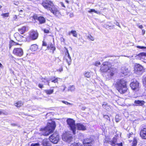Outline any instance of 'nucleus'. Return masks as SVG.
Masks as SVG:
<instances>
[{"mask_svg": "<svg viewBox=\"0 0 146 146\" xmlns=\"http://www.w3.org/2000/svg\"><path fill=\"white\" fill-rule=\"evenodd\" d=\"M62 102L63 103L65 104H66L68 105H71L72 104L68 102H67L66 101H62Z\"/></svg>", "mask_w": 146, "mask_h": 146, "instance_id": "nucleus-41", "label": "nucleus"}, {"mask_svg": "<svg viewBox=\"0 0 146 146\" xmlns=\"http://www.w3.org/2000/svg\"><path fill=\"white\" fill-rule=\"evenodd\" d=\"M70 34H71V33H70V32H69L68 33V35H70Z\"/></svg>", "mask_w": 146, "mask_h": 146, "instance_id": "nucleus-63", "label": "nucleus"}, {"mask_svg": "<svg viewBox=\"0 0 146 146\" xmlns=\"http://www.w3.org/2000/svg\"><path fill=\"white\" fill-rule=\"evenodd\" d=\"M67 124L69 126V127L74 134L76 133V127L78 130H81L82 131L85 130L86 128V126L83 124L78 123L75 124V121L73 119L68 118L66 120Z\"/></svg>", "mask_w": 146, "mask_h": 146, "instance_id": "nucleus-2", "label": "nucleus"}, {"mask_svg": "<svg viewBox=\"0 0 146 146\" xmlns=\"http://www.w3.org/2000/svg\"><path fill=\"white\" fill-rule=\"evenodd\" d=\"M38 143H32L31 144V146H36V145H38Z\"/></svg>", "mask_w": 146, "mask_h": 146, "instance_id": "nucleus-52", "label": "nucleus"}, {"mask_svg": "<svg viewBox=\"0 0 146 146\" xmlns=\"http://www.w3.org/2000/svg\"><path fill=\"white\" fill-rule=\"evenodd\" d=\"M42 6L47 10L49 11L56 17H58L60 14L58 7L54 5L52 2L49 0H44L42 4Z\"/></svg>", "mask_w": 146, "mask_h": 146, "instance_id": "nucleus-1", "label": "nucleus"}, {"mask_svg": "<svg viewBox=\"0 0 146 146\" xmlns=\"http://www.w3.org/2000/svg\"><path fill=\"white\" fill-rule=\"evenodd\" d=\"M37 19L40 24L44 23H45L46 20L45 18L42 16L39 17H38Z\"/></svg>", "mask_w": 146, "mask_h": 146, "instance_id": "nucleus-21", "label": "nucleus"}, {"mask_svg": "<svg viewBox=\"0 0 146 146\" xmlns=\"http://www.w3.org/2000/svg\"><path fill=\"white\" fill-rule=\"evenodd\" d=\"M137 140L135 138H134L132 143V146H136L137 145Z\"/></svg>", "mask_w": 146, "mask_h": 146, "instance_id": "nucleus-37", "label": "nucleus"}, {"mask_svg": "<svg viewBox=\"0 0 146 146\" xmlns=\"http://www.w3.org/2000/svg\"><path fill=\"white\" fill-rule=\"evenodd\" d=\"M38 36V33L36 31H32L29 32V35L27 37V41L36 39Z\"/></svg>", "mask_w": 146, "mask_h": 146, "instance_id": "nucleus-6", "label": "nucleus"}, {"mask_svg": "<svg viewBox=\"0 0 146 146\" xmlns=\"http://www.w3.org/2000/svg\"><path fill=\"white\" fill-rule=\"evenodd\" d=\"M66 50V52L64 57V59L68 63V65L70 64L71 62V57L69 54L68 51L66 48H65Z\"/></svg>", "mask_w": 146, "mask_h": 146, "instance_id": "nucleus-12", "label": "nucleus"}, {"mask_svg": "<svg viewBox=\"0 0 146 146\" xmlns=\"http://www.w3.org/2000/svg\"><path fill=\"white\" fill-rule=\"evenodd\" d=\"M137 47L139 48L140 49H144L145 48H146L145 47L143 46H137Z\"/></svg>", "mask_w": 146, "mask_h": 146, "instance_id": "nucleus-48", "label": "nucleus"}, {"mask_svg": "<svg viewBox=\"0 0 146 146\" xmlns=\"http://www.w3.org/2000/svg\"><path fill=\"white\" fill-rule=\"evenodd\" d=\"M84 75L85 77L88 78H89L91 76V74L89 72H85L84 73Z\"/></svg>", "mask_w": 146, "mask_h": 146, "instance_id": "nucleus-34", "label": "nucleus"}, {"mask_svg": "<svg viewBox=\"0 0 146 146\" xmlns=\"http://www.w3.org/2000/svg\"><path fill=\"white\" fill-rule=\"evenodd\" d=\"M42 145V146H50V142L48 139H44L43 140Z\"/></svg>", "mask_w": 146, "mask_h": 146, "instance_id": "nucleus-20", "label": "nucleus"}, {"mask_svg": "<svg viewBox=\"0 0 146 146\" xmlns=\"http://www.w3.org/2000/svg\"><path fill=\"white\" fill-rule=\"evenodd\" d=\"M92 142V140L89 138H86L84 139L83 141V143L84 145L88 144L89 143Z\"/></svg>", "mask_w": 146, "mask_h": 146, "instance_id": "nucleus-25", "label": "nucleus"}, {"mask_svg": "<svg viewBox=\"0 0 146 146\" xmlns=\"http://www.w3.org/2000/svg\"><path fill=\"white\" fill-rule=\"evenodd\" d=\"M104 117L106 119L109 120L110 121V117H109V116L107 115H105L104 116Z\"/></svg>", "mask_w": 146, "mask_h": 146, "instance_id": "nucleus-46", "label": "nucleus"}, {"mask_svg": "<svg viewBox=\"0 0 146 146\" xmlns=\"http://www.w3.org/2000/svg\"><path fill=\"white\" fill-rule=\"evenodd\" d=\"M57 71H59L60 72H61L63 70V68H62L61 67L59 69L57 70Z\"/></svg>", "mask_w": 146, "mask_h": 146, "instance_id": "nucleus-54", "label": "nucleus"}, {"mask_svg": "<svg viewBox=\"0 0 146 146\" xmlns=\"http://www.w3.org/2000/svg\"><path fill=\"white\" fill-rule=\"evenodd\" d=\"M41 80H42V82H43L44 83H46V82L48 84V85L49 86L50 85V82H49V80H47L44 78H41Z\"/></svg>", "mask_w": 146, "mask_h": 146, "instance_id": "nucleus-35", "label": "nucleus"}, {"mask_svg": "<svg viewBox=\"0 0 146 146\" xmlns=\"http://www.w3.org/2000/svg\"><path fill=\"white\" fill-rule=\"evenodd\" d=\"M102 107L104 109H106L107 111H109L111 109L110 106L108 105V104L106 102L103 103L102 105Z\"/></svg>", "mask_w": 146, "mask_h": 146, "instance_id": "nucleus-22", "label": "nucleus"}, {"mask_svg": "<svg viewBox=\"0 0 146 146\" xmlns=\"http://www.w3.org/2000/svg\"><path fill=\"white\" fill-rule=\"evenodd\" d=\"M2 66V65L1 63H0V67H1Z\"/></svg>", "mask_w": 146, "mask_h": 146, "instance_id": "nucleus-61", "label": "nucleus"}, {"mask_svg": "<svg viewBox=\"0 0 146 146\" xmlns=\"http://www.w3.org/2000/svg\"><path fill=\"white\" fill-rule=\"evenodd\" d=\"M7 113L6 112L5 110H0V115H7Z\"/></svg>", "mask_w": 146, "mask_h": 146, "instance_id": "nucleus-36", "label": "nucleus"}, {"mask_svg": "<svg viewBox=\"0 0 146 146\" xmlns=\"http://www.w3.org/2000/svg\"><path fill=\"white\" fill-rule=\"evenodd\" d=\"M88 12L90 13H91L92 12H94L98 14H100V11H96L94 9H90L88 11Z\"/></svg>", "mask_w": 146, "mask_h": 146, "instance_id": "nucleus-30", "label": "nucleus"}, {"mask_svg": "<svg viewBox=\"0 0 146 146\" xmlns=\"http://www.w3.org/2000/svg\"><path fill=\"white\" fill-rule=\"evenodd\" d=\"M23 11V10H20L19 11V12L22 13Z\"/></svg>", "mask_w": 146, "mask_h": 146, "instance_id": "nucleus-60", "label": "nucleus"}, {"mask_svg": "<svg viewBox=\"0 0 146 146\" xmlns=\"http://www.w3.org/2000/svg\"><path fill=\"white\" fill-rule=\"evenodd\" d=\"M73 13L70 14V16L71 17H72L73 16Z\"/></svg>", "mask_w": 146, "mask_h": 146, "instance_id": "nucleus-59", "label": "nucleus"}, {"mask_svg": "<svg viewBox=\"0 0 146 146\" xmlns=\"http://www.w3.org/2000/svg\"><path fill=\"white\" fill-rule=\"evenodd\" d=\"M70 33L72 34L74 36L77 37L78 35L76 31L72 30L70 31Z\"/></svg>", "mask_w": 146, "mask_h": 146, "instance_id": "nucleus-33", "label": "nucleus"}, {"mask_svg": "<svg viewBox=\"0 0 146 146\" xmlns=\"http://www.w3.org/2000/svg\"><path fill=\"white\" fill-rule=\"evenodd\" d=\"M134 103L135 104V106H142L145 103L143 100H135Z\"/></svg>", "mask_w": 146, "mask_h": 146, "instance_id": "nucleus-18", "label": "nucleus"}, {"mask_svg": "<svg viewBox=\"0 0 146 146\" xmlns=\"http://www.w3.org/2000/svg\"><path fill=\"white\" fill-rule=\"evenodd\" d=\"M100 64L101 63L100 62L97 61L96 62L95 65L96 66H98L99 65H100Z\"/></svg>", "mask_w": 146, "mask_h": 146, "instance_id": "nucleus-45", "label": "nucleus"}, {"mask_svg": "<svg viewBox=\"0 0 146 146\" xmlns=\"http://www.w3.org/2000/svg\"><path fill=\"white\" fill-rule=\"evenodd\" d=\"M115 24L116 25L120 27H121L120 25L118 22H116L115 23Z\"/></svg>", "mask_w": 146, "mask_h": 146, "instance_id": "nucleus-56", "label": "nucleus"}, {"mask_svg": "<svg viewBox=\"0 0 146 146\" xmlns=\"http://www.w3.org/2000/svg\"><path fill=\"white\" fill-rule=\"evenodd\" d=\"M70 146H83L82 145L78 143H74V144H72Z\"/></svg>", "mask_w": 146, "mask_h": 146, "instance_id": "nucleus-38", "label": "nucleus"}, {"mask_svg": "<svg viewBox=\"0 0 146 146\" xmlns=\"http://www.w3.org/2000/svg\"><path fill=\"white\" fill-rule=\"evenodd\" d=\"M143 69V67L139 64H137L135 65L134 69L135 72H137V73H138L139 72H141Z\"/></svg>", "mask_w": 146, "mask_h": 146, "instance_id": "nucleus-15", "label": "nucleus"}, {"mask_svg": "<svg viewBox=\"0 0 146 146\" xmlns=\"http://www.w3.org/2000/svg\"><path fill=\"white\" fill-rule=\"evenodd\" d=\"M50 49L51 50H52V53H53L54 52V51L56 49V48L54 45L52 44V43H49L48 46L47 47L46 49Z\"/></svg>", "mask_w": 146, "mask_h": 146, "instance_id": "nucleus-19", "label": "nucleus"}, {"mask_svg": "<svg viewBox=\"0 0 146 146\" xmlns=\"http://www.w3.org/2000/svg\"><path fill=\"white\" fill-rule=\"evenodd\" d=\"M140 58V60L144 62H146V53L142 52L140 53L138 55Z\"/></svg>", "mask_w": 146, "mask_h": 146, "instance_id": "nucleus-16", "label": "nucleus"}, {"mask_svg": "<svg viewBox=\"0 0 146 146\" xmlns=\"http://www.w3.org/2000/svg\"><path fill=\"white\" fill-rule=\"evenodd\" d=\"M2 16L4 17H7L9 16V13H5L3 14Z\"/></svg>", "mask_w": 146, "mask_h": 146, "instance_id": "nucleus-42", "label": "nucleus"}, {"mask_svg": "<svg viewBox=\"0 0 146 146\" xmlns=\"http://www.w3.org/2000/svg\"><path fill=\"white\" fill-rule=\"evenodd\" d=\"M62 138L63 140L69 143L72 140V137L71 134L67 132L63 135Z\"/></svg>", "mask_w": 146, "mask_h": 146, "instance_id": "nucleus-9", "label": "nucleus"}, {"mask_svg": "<svg viewBox=\"0 0 146 146\" xmlns=\"http://www.w3.org/2000/svg\"><path fill=\"white\" fill-rule=\"evenodd\" d=\"M26 31V27H23L18 29V31L19 33L21 34H23Z\"/></svg>", "mask_w": 146, "mask_h": 146, "instance_id": "nucleus-26", "label": "nucleus"}, {"mask_svg": "<svg viewBox=\"0 0 146 146\" xmlns=\"http://www.w3.org/2000/svg\"><path fill=\"white\" fill-rule=\"evenodd\" d=\"M106 29H113V27L109 25H106Z\"/></svg>", "mask_w": 146, "mask_h": 146, "instance_id": "nucleus-43", "label": "nucleus"}, {"mask_svg": "<svg viewBox=\"0 0 146 146\" xmlns=\"http://www.w3.org/2000/svg\"><path fill=\"white\" fill-rule=\"evenodd\" d=\"M75 88L74 85L70 86L68 88V90L71 92H73L74 91Z\"/></svg>", "mask_w": 146, "mask_h": 146, "instance_id": "nucleus-31", "label": "nucleus"}, {"mask_svg": "<svg viewBox=\"0 0 146 146\" xmlns=\"http://www.w3.org/2000/svg\"><path fill=\"white\" fill-rule=\"evenodd\" d=\"M11 125L13 126H17V125L16 124H15V123H11Z\"/></svg>", "mask_w": 146, "mask_h": 146, "instance_id": "nucleus-58", "label": "nucleus"}, {"mask_svg": "<svg viewBox=\"0 0 146 146\" xmlns=\"http://www.w3.org/2000/svg\"><path fill=\"white\" fill-rule=\"evenodd\" d=\"M93 141H92V142H91V143H89L88 144H86L84 145V146H92L93 143Z\"/></svg>", "mask_w": 146, "mask_h": 146, "instance_id": "nucleus-40", "label": "nucleus"}, {"mask_svg": "<svg viewBox=\"0 0 146 146\" xmlns=\"http://www.w3.org/2000/svg\"><path fill=\"white\" fill-rule=\"evenodd\" d=\"M121 119V117L118 115H116L115 117V121L117 122H118Z\"/></svg>", "mask_w": 146, "mask_h": 146, "instance_id": "nucleus-32", "label": "nucleus"}, {"mask_svg": "<svg viewBox=\"0 0 146 146\" xmlns=\"http://www.w3.org/2000/svg\"><path fill=\"white\" fill-rule=\"evenodd\" d=\"M58 78L55 76L51 77L50 79V80H51V82L54 83H57L58 81Z\"/></svg>", "mask_w": 146, "mask_h": 146, "instance_id": "nucleus-24", "label": "nucleus"}, {"mask_svg": "<svg viewBox=\"0 0 146 146\" xmlns=\"http://www.w3.org/2000/svg\"><path fill=\"white\" fill-rule=\"evenodd\" d=\"M38 86L40 88H42L43 87V85L42 84H38Z\"/></svg>", "mask_w": 146, "mask_h": 146, "instance_id": "nucleus-55", "label": "nucleus"}, {"mask_svg": "<svg viewBox=\"0 0 146 146\" xmlns=\"http://www.w3.org/2000/svg\"><path fill=\"white\" fill-rule=\"evenodd\" d=\"M131 88L136 91H138L139 89V83L135 80L132 82L130 84Z\"/></svg>", "mask_w": 146, "mask_h": 146, "instance_id": "nucleus-11", "label": "nucleus"}, {"mask_svg": "<svg viewBox=\"0 0 146 146\" xmlns=\"http://www.w3.org/2000/svg\"><path fill=\"white\" fill-rule=\"evenodd\" d=\"M88 37L92 41H94V38L92 36L90 35H89L88 36Z\"/></svg>", "mask_w": 146, "mask_h": 146, "instance_id": "nucleus-39", "label": "nucleus"}, {"mask_svg": "<svg viewBox=\"0 0 146 146\" xmlns=\"http://www.w3.org/2000/svg\"><path fill=\"white\" fill-rule=\"evenodd\" d=\"M15 106L17 107H20L23 105V103L21 101H19L15 103Z\"/></svg>", "mask_w": 146, "mask_h": 146, "instance_id": "nucleus-28", "label": "nucleus"}, {"mask_svg": "<svg viewBox=\"0 0 146 146\" xmlns=\"http://www.w3.org/2000/svg\"><path fill=\"white\" fill-rule=\"evenodd\" d=\"M45 92L47 94L50 95L52 94L54 92L53 89H49L45 90Z\"/></svg>", "mask_w": 146, "mask_h": 146, "instance_id": "nucleus-29", "label": "nucleus"}, {"mask_svg": "<svg viewBox=\"0 0 146 146\" xmlns=\"http://www.w3.org/2000/svg\"><path fill=\"white\" fill-rule=\"evenodd\" d=\"M140 134L141 137L142 138L146 139V126L142 127Z\"/></svg>", "mask_w": 146, "mask_h": 146, "instance_id": "nucleus-14", "label": "nucleus"}, {"mask_svg": "<svg viewBox=\"0 0 146 146\" xmlns=\"http://www.w3.org/2000/svg\"><path fill=\"white\" fill-rule=\"evenodd\" d=\"M47 46V44L46 42L44 41H42V46Z\"/></svg>", "mask_w": 146, "mask_h": 146, "instance_id": "nucleus-47", "label": "nucleus"}, {"mask_svg": "<svg viewBox=\"0 0 146 146\" xmlns=\"http://www.w3.org/2000/svg\"><path fill=\"white\" fill-rule=\"evenodd\" d=\"M56 124L54 121H51L48 123L46 127H42L40 130L41 134L44 136H47L52 132L55 129Z\"/></svg>", "mask_w": 146, "mask_h": 146, "instance_id": "nucleus-4", "label": "nucleus"}, {"mask_svg": "<svg viewBox=\"0 0 146 146\" xmlns=\"http://www.w3.org/2000/svg\"><path fill=\"white\" fill-rule=\"evenodd\" d=\"M137 25L138 26L139 28L142 29L143 28V27L142 25H139V24H137Z\"/></svg>", "mask_w": 146, "mask_h": 146, "instance_id": "nucleus-51", "label": "nucleus"}, {"mask_svg": "<svg viewBox=\"0 0 146 146\" xmlns=\"http://www.w3.org/2000/svg\"><path fill=\"white\" fill-rule=\"evenodd\" d=\"M14 36L16 40L18 41H27V37L26 38L24 36L20 35L18 33H15L14 34Z\"/></svg>", "mask_w": 146, "mask_h": 146, "instance_id": "nucleus-8", "label": "nucleus"}, {"mask_svg": "<svg viewBox=\"0 0 146 146\" xmlns=\"http://www.w3.org/2000/svg\"><path fill=\"white\" fill-rule=\"evenodd\" d=\"M59 139V136L57 132L54 133L49 137V140L52 143H56Z\"/></svg>", "mask_w": 146, "mask_h": 146, "instance_id": "nucleus-7", "label": "nucleus"}, {"mask_svg": "<svg viewBox=\"0 0 146 146\" xmlns=\"http://www.w3.org/2000/svg\"><path fill=\"white\" fill-rule=\"evenodd\" d=\"M44 32L45 33H48L49 32V31L46 29H44Z\"/></svg>", "mask_w": 146, "mask_h": 146, "instance_id": "nucleus-50", "label": "nucleus"}, {"mask_svg": "<svg viewBox=\"0 0 146 146\" xmlns=\"http://www.w3.org/2000/svg\"><path fill=\"white\" fill-rule=\"evenodd\" d=\"M38 48V46L36 44L32 45L30 47V49L32 51L37 50Z\"/></svg>", "mask_w": 146, "mask_h": 146, "instance_id": "nucleus-23", "label": "nucleus"}, {"mask_svg": "<svg viewBox=\"0 0 146 146\" xmlns=\"http://www.w3.org/2000/svg\"><path fill=\"white\" fill-rule=\"evenodd\" d=\"M19 44L18 43H16L14 42L13 40H11L9 42V47L10 48L12 46L14 45H18Z\"/></svg>", "mask_w": 146, "mask_h": 146, "instance_id": "nucleus-27", "label": "nucleus"}, {"mask_svg": "<svg viewBox=\"0 0 146 146\" xmlns=\"http://www.w3.org/2000/svg\"><path fill=\"white\" fill-rule=\"evenodd\" d=\"M110 63L108 62H105L103 63L100 68V70L102 72H106L109 70L110 71L109 74L111 76L113 75L115 69L114 68H111Z\"/></svg>", "mask_w": 146, "mask_h": 146, "instance_id": "nucleus-5", "label": "nucleus"}, {"mask_svg": "<svg viewBox=\"0 0 146 146\" xmlns=\"http://www.w3.org/2000/svg\"><path fill=\"white\" fill-rule=\"evenodd\" d=\"M115 86L117 90L121 94H124L128 92L127 82L124 79H118Z\"/></svg>", "mask_w": 146, "mask_h": 146, "instance_id": "nucleus-3", "label": "nucleus"}, {"mask_svg": "<svg viewBox=\"0 0 146 146\" xmlns=\"http://www.w3.org/2000/svg\"><path fill=\"white\" fill-rule=\"evenodd\" d=\"M60 4L62 6V7H63L64 8H65V6L64 5V3L63 2H60Z\"/></svg>", "mask_w": 146, "mask_h": 146, "instance_id": "nucleus-53", "label": "nucleus"}, {"mask_svg": "<svg viewBox=\"0 0 146 146\" xmlns=\"http://www.w3.org/2000/svg\"><path fill=\"white\" fill-rule=\"evenodd\" d=\"M143 82L144 84L146 86V77L143 79Z\"/></svg>", "mask_w": 146, "mask_h": 146, "instance_id": "nucleus-44", "label": "nucleus"}, {"mask_svg": "<svg viewBox=\"0 0 146 146\" xmlns=\"http://www.w3.org/2000/svg\"><path fill=\"white\" fill-rule=\"evenodd\" d=\"M13 53L17 56L20 57L23 55V50L21 48H15L13 51Z\"/></svg>", "mask_w": 146, "mask_h": 146, "instance_id": "nucleus-10", "label": "nucleus"}, {"mask_svg": "<svg viewBox=\"0 0 146 146\" xmlns=\"http://www.w3.org/2000/svg\"><path fill=\"white\" fill-rule=\"evenodd\" d=\"M145 30H144V29L142 30V34L143 35H144L145 34Z\"/></svg>", "mask_w": 146, "mask_h": 146, "instance_id": "nucleus-57", "label": "nucleus"}, {"mask_svg": "<svg viewBox=\"0 0 146 146\" xmlns=\"http://www.w3.org/2000/svg\"><path fill=\"white\" fill-rule=\"evenodd\" d=\"M66 2L67 3H69V1H67V0H66Z\"/></svg>", "mask_w": 146, "mask_h": 146, "instance_id": "nucleus-62", "label": "nucleus"}, {"mask_svg": "<svg viewBox=\"0 0 146 146\" xmlns=\"http://www.w3.org/2000/svg\"><path fill=\"white\" fill-rule=\"evenodd\" d=\"M2 6L1 5V3H0V8H1V7Z\"/></svg>", "mask_w": 146, "mask_h": 146, "instance_id": "nucleus-64", "label": "nucleus"}, {"mask_svg": "<svg viewBox=\"0 0 146 146\" xmlns=\"http://www.w3.org/2000/svg\"><path fill=\"white\" fill-rule=\"evenodd\" d=\"M129 70L126 67L123 66L121 68V72L124 75H127L128 74L129 72Z\"/></svg>", "mask_w": 146, "mask_h": 146, "instance_id": "nucleus-17", "label": "nucleus"}, {"mask_svg": "<svg viewBox=\"0 0 146 146\" xmlns=\"http://www.w3.org/2000/svg\"><path fill=\"white\" fill-rule=\"evenodd\" d=\"M63 88V89H62V88H61V89H62V91H64V90H65V89L66 88V86H65V85H63L62 86H61V88Z\"/></svg>", "mask_w": 146, "mask_h": 146, "instance_id": "nucleus-49", "label": "nucleus"}, {"mask_svg": "<svg viewBox=\"0 0 146 146\" xmlns=\"http://www.w3.org/2000/svg\"><path fill=\"white\" fill-rule=\"evenodd\" d=\"M117 138L114 137L112 139V140L108 142V143L110 144L112 146H122V143H117Z\"/></svg>", "mask_w": 146, "mask_h": 146, "instance_id": "nucleus-13", "label": "nucleus"}]
</instances>
